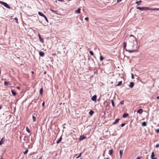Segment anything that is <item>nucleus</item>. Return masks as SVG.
Wrapping results in <instances>:
<instances>
[{
	"instance_id": "obj_1",
	"label": "nucleus",
	"mask_w": 159,
	"mask_h": 159,
	"mask_svg": "<svg viewBox=\"0 0 159 159\" xmlns=\"http://www.w3.org/2000/svg\"><path fill=\"white\" fill-rule=\"evenodd\" d=\"M123 46L124 49L129 52H132L136 51L138 48V43L135 37L130 35L127 41V48H126V43L124 42Z\"/></svg>"
},
{
	"instance_id": "obj_2",
	"label": "nucleus",
	"mask_w": 159,
	"mask_h": 159,
	"mask_svg": "<svg viewBox=\"0 0 159 159\" xmlns=\"http://www.w3.org/2000/svg\"><path fill=\"white\" fill-rule=\"evenodd\" d=\"M136 8L137 9H139L140 10H142V11H145V10H148L149 9V8H148V7H136Z\"/></svg>"
},
{
	"instance_id": "obj_3",
	"label": "nucleus",
	"mask_w": 159,
	"mask_h": 159,
	"mask_svg": "<svg viewBox=\"0 0 159 159\" xmlns=\"http://www.w3.org/2000/svg\"><path fill=\"white\" fill-rule=\"evenodd\" d=\"M0 3L4 5V7H6V8L9 9H10V7L6 3L2 1H0Z\"/></svg>"
},
{
	"instance_id": "obj_4",
	"label": "nucleus",
	"mask_w": 159,
	"mask_h": 159,
	"mask_svg": "<svg viewBox=\"0 0 159 159\" xmlns=\"http://www.w3.org/2000/svg\"><path fill=\"white\" fill-rule=\"evenodd\" d=\"M91 99L92 101H94L96 102L97 99V96L96 95H94L91 98Z\"/></svg>"
},
{
	"instance_id": "obj_5",
	"label": "nucleus",
	"mask_w": 159,
	"mask_h": 159,
	"mask_svg": "<svg viewBox=\"0 0 159 159\" xmlns=\"http://www.w3.org/2000/svg\"><path fill=\"white\" fill-rule=\"evenodd\" d=\"M134 85V83L133 82H130V84H129V86L130 88H132Z\"/></svg>"
},
{
	"instance_id": "obj_6",
	"label": "nucleus",
	"mask_w": 159,
	"mask_h": 159,
	"mask_svg": "<svg viewBox=\"0 0 159 159\" xmlns=\"http://www.w3.org/2000/svg\"><path fill=\"white\" fill-rule=\"evenodd\" d=\"M120 120V119H116L115 121L113 123V125H115L117 124L119 121Z\"/></svg>"
},
{
	"instance_id": "obj_7",
	"label": "nucleus",
	"mask_w": 159,
	"mask_h": 159,
	"mask_svg": "<svg viewBox=\"0 0 159 159\" xmlns=\"http://www.w3.org/2000/svg\"><path fill=\"white\" fill-rule=\"evenodd\" d=\"M5 139L4 137H3L2 138V139H1V141H0V144L2 145V144H3L4 141Z\"/></svg>"
},
{
	"instance_id": "obj_8",
	"label": "nucleus",
	"mask_w": 159,
	"mask_h": 159,
	"mask_svg": "<svg viewBox=\"0 0 159 159\" xmlns=\"http://www.w3.org/2000/svg\"><path fill=\"white\" fill-rule=\"evenodd\" d=\"M38 36L39 37V39L40 41L42 43H43L44 41L43 39L41 38L40 35L39 34H38Z\"/></svg>"
},
{
	"instance_id": "obj_9",
	"label": "nucleus",
	"mask_w": 159,
	"mask_h": 159,
	"mask_svg": "<svg viewBox=\"0 0 159 159\" xmlns=\"http://www.w3.org/2000/svg\"><path fill=\"white\" fill-rule=\"evenodd\" d=\"M39 54L41 57H43L44 56V53L42 52H39Z\"/></svg>"
},
{
	"instance_id": "obj_10",
	"label": "nucleus",
	"mask_w": 159,
	"mask_h": 159,
	"mask_svg": "<svg viewBox=\"0 0 159 159\" xmlns=\"http://www.w3.org/2000/svg\"><path fill=\"white\" fill-rule=\"evenodd\" d=\"M143 112V110L140 109H139L137 111V113H139L140 114H141Z\"/></svg>"
},
{
	"instance_id": "obj_11",
	"label": "nucleus",
	"mask_w": 159,
	"mask_h": 159,
	"mask_svg": "<svg viewBox=\"0 0 159 159\" xmlns=\"http://www.w3.org/2000/svg\"><path fill=\"white\" fill-rule=\"evenodd\" d=\"M86 138V137L84 136H81L80 138V140H83Z\"/></svg>"
},
{
	"instance_id": "obj_12",
	"label": "nucleus",
	"mask_w": 159,
	"mask_h": 159,
	"mask_svg": "<svg viewBox=\"0 0 159 159\" xmlns=\"http://www.w3.org/2000/svg\"><path fill=\"white\" fill-rule=\"evenodd\" d=\"M38 14L39 15L42 16L43 17H45V15L41 12L39 11L38 12Z\"/></svg>"
},
{
	"instance_id": "obj_13",
	"label": "nucleus",
	"mask_w": 159,
	"mask_h": 159,
	"mask_svg": "<svg viewBox=\"0 0 159 159\" xmlns=\"http://www.w3.org/2000/svg\"><path fill=\"white\" fill-rule=\"evenodd\" d=\"M148 10H152V11H157V10H159V8H149V9Z\"/></svg>"
},
{
	"instance_id": "obj_14",
	"label": "nucleus",
	"mask_w": 159,
	"mask_h": 159,
	"mask_svg": "<svg viewBox=\"0 0 159 159\" xmlns=\"http://www.w3.org/2000/svg\"><path fill=\"white\" fill-rule=\"evenodd\" d=\"M128 115L127 113H125L123 114V118H125L128 116Z\"/></svg>"
},
{
	"instance_id": "obj_15",
	"label": "nucleus",
	"mask_w": 159,
	"mask_h": 159,
	"mask_svg": "<svg viewBox=\"0 0 159 159\" xmlns=\"http://www.w3.org/2000/svg\"><path fill=\"white\" fill-rule=\"evenodd\" d=\"M62 139V137H61L60 139H59L57 141V144H58L61 141Z\"/></svg>"
},
{
	"instance_id": "obj_16",
	"label": "nucleus",
	"mask_w": 159,
	"mask_h": 159,
	"mask_svg": "<svg viewBox=\"0 0 159 159\" xmlns=\"http://www.w3.org/2000/svg\"><path fill=\"white\" fill-rule=\"evenodd\" d=\"M80 8H78L77 10L75 11V13H80Z\"/></svg>"
},
{
	"instance_id": "obj_17",
	"label": "nucleus",
	"mask_w": 159,
	"mask_h": 159,
	"mask_svg": "<svg viewBox=\"0 0 159 159\" xmlns=\"http://www.w3.org/2000/svg\"><path fill=\"white\" fill-rule=\"evenodd\" d=\"M4 84L5 85H10L11 84H10L9 82H7L6 81H5L4 82Z\"/></svg>"
},
{
	"instance_id": "obj_18",
	"label": "nucleus",
	"mask_w": 159,
	"mask_h": 159,
	"mask_svg": "<svg viewBox=\"0 0 159 159\" xmlns=\"http://www.w3.org/2000/svg\"><path fill=\"white\" fill-rule=\"evenodd\" d=\"M155 156V154H154V152H152V154H151V158L155 157H154Z\"/></svg>"
},
{
	"instance_id": "obj_19",
	"label": "nucleus",
	"mask_w": 159,
	"mask_h": 159,
	"mask_svg": "<svg viewBox=\"0 0 159 159\" xmlns=\"http://www.w3.org/2000/svg\"><path fill=\"white\" fill-rule=\"evenodd\" d=\"M11 92L12 94L14 96H15L16 95V93L15 92H14L13 90H11Z\"/></svg>"
},
{
	"instance_id": "obj_20",
	"label": "nucleus",
	"mask_w": 159,
	"mask_h": 159,
	"mask_svg": "<svg viewBox=\"0 0 159 159\" xmlns=\"http://www.w3.org/2000/svg\"><path fill=\"white\" fill-rule=\"evenodd\" d=\"M142 125L143 126H146L147 125V123L145 121H144L142 123Z\"/></svg>"
},
{
	"instance_id": "obj_21",
	"label": "nucleus",
	"mask_w": 159,
	"mask_h": 159,
	"mask_svg": "<svg viewBox=\"0 0 159 159\" xmlns=\"http://www.w3.org/2000/svg\"><path fill=\"white\" fill-rule=\"evenodd\" d=\"M113 151L112 150H109V154L110 155H111L113 153Z\"/></svg>"
},
{
	"instance_id": "obj_22",
	"label": "nucleus",
	"mask_w": 159,
	"mask_h": 159,
	"mask_svg": "<svg viewBox=\"0 0 159 159\" xmlns=\"http://www.w3.org/2000/svg\"><path fill=\"white\" fill-rule=\"evenodd\" d=\"M43 88H41L40 90V93L41 95H42L43 94Z\"/></svg>"
},
{
	"instance_id": "obj_23",
	"label": "nucleus",
	"mask_w": 159,
	"mask_h": 159,
	"mask_svg": "<svg viewBox=\"0 0 159 159\" xmlns=\"http://www.w3.org/2000/svg\"><path fill=\"white\" fill-rule=\"evenodd\" d=\"M122 84V81H119L118 82V84L116 85V86H120Z\"/></svg>"
},
{
	"instance_id": "obj_24",
	"label": "nucleus",
	"mask_w": 159,
	"mask_h": 159,
	"mask_svg": "<svg viewBox=\"0 0 159 159\" xmlns=\"http://www.w3.org/2000/svg\"><path fill=\"white\" fill-rule=\"evenodd\" d=\"M94 113L93 111L92 110H91L89 112V114L90 115H92Z\"/></svg>"
},
{
	"instance_id": "obj_25",
	"label": "nucleus",
	"mask_w": 159,
	"mask_h": 159,
	"mask_svg": "<svg viewBox=\"0 0 159 159\" xmlns=\"http://www.w3.org/2000/svg\"><path fill=\"white\" fill-rule=\"evenodd\" d=\"M111 104H112V105L113 107H114V106H115V105H114V104L113 100H111Z\"/></svg>"
},
{
	"instance_id": "obj_26",
	"label": "nucleus",
	"mask_w": 159,
	"mask_h": 159,
	"mask_svg": "<svg viewBox=\"0 0 159 159\" xmlns=\"http://www.w3.org/2000/svg\"><path fill=\"white\" fill-rule=\"evenodd\" d=\"M32 119L33 121L34 122L36 120V118L34 116H32Z\"/></svg>"
},
{
	"instance_id": "obj_27",
	"label": "nucleus",
	"mask_w": 159,
	"mask_h": 159,
	"mask_svg": "<svg viewBox=\"0 0 159 159\" xmlns=\"http://www.w3.org/2000/svg\"><path fill=\"white\" fill-rule=\"evenodd\" d=\"M26 130L28 133H30V129H29V128L27 127L26 128Z\"/></svg>"
},
{
	"instance_id": "obj_28",
	"label": "nucleus",
	"mask_w": 159,
	"mask_h": 159,
	"mask_svg": "<svg viewBox=\"0 0 159 159\" xmlns=\"http://www.w3.org/2000/svg\"><path fill=\"white\" fill-rule=\"evenodd\" d=\"M120 157H121L122 155V152L121 150L120 151Z\"/></svg>"
},
{
	"instance_id": "obj_29",
	"label": "nucleus",
	"mask_w": 159,
	"mask_h": 159,
	"mask_svg": "<svg viewBox=\"0 0 159 159\" xmlns=\"http://www.w3.org/2000/svg\"><path fill=\"white\" fill-rule=\"evenodd\" d=\"M50 10H51V11H52V12H54V13H56V14H57V11H54V10H53L52 9H51Z\"/></svg>"
},
{
	"instance_id": "obj_30",
	"label": "nucleus",
	"mask_w": 159,
	"mask_h": 159,
	"mask_svg": "<svg viewBox=\"0 0 159 159\" xmlns=\"http://www.w3.org/2000/svg\"><path fill=\"white\" fill-rule=\"evenodd\" d=\"M14 19L15 20L16 23H18V19L16 17H15L14 18Z\"/></svg>"
},
{
	"instance_id": "obj_31",
	"label": "nucleus",
	"mask_w": 159,
	"mask_h": 159,
	"mask_svg": "<svg viewBox=\"0 0 159 159\" xmlns=\"http://www.w3.org/2000/svg\"><path fill=\"white\" fill-rule=\"evenodd\" d=\"M100 59L101 61H102L103 59V57L101 56L100 57Z\"/></svg>"
},
{
	"instance_id": "obj_32",
	"label": "nucleus",
	"mask_w": 159,
	"mask_h": 159,
	"mask_svg": "<svg viewBox=\"0 0 159 159\" xmlns=\"http://www.w3.org/2000/svg\"><path fill=\"white\" fill-rule=\"evenodd\" d=\"M28 150H26V151H25V152H24V154H26L28 152Z\"/></svg>"
},
{
	"instance_id": "obj_33",
	"label": "nucleus",
	"mask_w": 159,
	"mask_h": 159,
	"mask_svg": "<svg viewBox=\"0 0 159 159\" xmlns=\"http://www.w3.org/2000/svg\"><path fill=\"white\" fill-rule=\"evenodd\" d=\"M89 53H90V54L92 55H93L94 54H93V52L92 51H90L89 52Z\"/></svg>"
},
{
	"instance_id": "obj_34",
	"label": "nucleus",
	"mask_w": 159,
	"mask_h": 159,
	"mask_svg": "<svg viewBox=\"0 0 159 159\" xmlns=\"http://www.w3.org/2000/svg\"><path fill=\"white\" fill-rule=\"evenodd\" d=\"M82 153H80V155L77 157H76V158H78L80 157L81 156V154Z\"/></svg>"
},
{
	"instance_id": "obj_35",
	"label": "nucleus",
	"mask_w": 159,
	"mask_h": 159,
	"mask_svg": "<svg viewBox=\"0 0 159 159\" xmlns=\"http://www.w3.org/2000/svg\"><path fill=\"white\" fill-rule=\"evenodd\" d=\"M44 17V18L45 19V20H46V21L47 22H48V19L47 17H46V16H45V17Z\"/></svg>"
},
{
	"instance_id": "obj_36",
	"label": "nucleus",
	"mask_w": 159,
	"mask_h": 159,
	"mask_svg": "<svg viewBox=\"0 0 159 159\" xmlns=\"http://www.w3.org/2000/svg\"><path fill=\"white\" fill-rule=\"evenodd\" d=\"M125 125V123H123L121 124V127H123Z\"/></svg>"
},
{
	"instance_id": "obj_37",
	"label": "nucleus",
	"mask_w": 159,
	"mask_h": 159,
	"mask_svg": "<svg viewBox=\"0 0 159 159\" xmlns=\"http://www.w3.org/2000/svg\"><path fill=\"white\" fill-rule=\"evenodd\" d=\"M124 101H121L120 103L121 104V105H123L124 104Z\"/></svg>"
},
{
	"instance_id": "obj_38",
	"label": "nucleus",
	"mask_w": 159,
	"mask_h": 159,
	"mask_svg": "<svg viewBox=\"0 0 159 159\" xmlns=\"http://www.w3.org/2000/svg\"><path fill=\"white\" fill-rule=\"evenodd\" d=\"M131 78L132 79H134V75L132 73H131Z\"/></svg>"
},
{
	"instance_id": "obj_39",
	"label": "nucleus",
	"mask_w": 159,
	"mask_h": 159,
	"mask_svg": "<svg viewBox=\"0 0 159 159\" xmlns=\"http://www.w3.org/2000/svg\"><path fill=\"white\" fill-rule=\"evenodd\" d=\"M156 131L158 133H159V129H156Z\"/></svg>"
},
{
	"instance_id": "obj_40",
	"label": "nucleus",
	"mask_w": 159,
	"mask_h": 159,
	"mask_svg": "<svg viewBox=\"0 0 159 159\" xmlns=\"http://www.w3.org/2000/svg\"><path fill=\"white\" fill-rule=\"evenodd\" d=\"M156 147L157 148H158L159 147V144H157L156 145Z\"/></svg>"
},
{
	"instance_id": "obj_41",
	"label": "nucleus",
	"mask_w": 159,
	"mask_h": 159,
	"mask_svg": "<svg viewBox=\"0 0 159 159\" xmlns=\"http://www.w3.org/2000/svg\"><path fill=\"white\" fill-rule=\"evenodd\" d=\"M135 3L137 4V5H139V2L138 1H137L135 2Z\"/></svg>"
},
{
	"instance_id": "obj_42",
	"label": "nucleus",
	"mask_w": 159,
	"mask_h": 159,
	"mask_svg": "<svg viewBox=\"0 0 159 159\" xmlns=\"http://www.w3.org/2000/svg\"><path fill=\"white\" fill-rule=\"evenodd\" d=\"M85 20H86L87 21H88V18L87 17L85 18Z\"/></svg>"
},
{
	"instance_id": "obj_43",
	"label": "nucleus",
	"mask_w": 159,
	"mask_h": 159,
	"mask_svg": "<svg viewBox=\"0 0 159 159\" xmlns=\"http://www.w3.org/2000/svg\"><path fill=\"white\" fill-rule=\"evenodd\" d=\"M151 158V159H157V158L156 157H152V158Z\"/></svg>"
},
{
	"instance_id": "obj_44",
	"label": "nucleus",
	"mask_w": 159,
	"mask_h": 159,
	"mask_svg": "<svg viewBox=\"0 0 159 159\" xmlns=\"http://www.w3.org/2000/svg\"><path fill=\"white\" fill-rule=\"evenodd\" d=\"M122 0H117V2L119 3Z\"/></svg>"
},
{
	"instance_id": "obj_45",
	"label": "nucleus",
	"mask_w": 159,
	"mask_h": 159,
	"mask_svg": "<svg viewBox=\"0 0 159 159\" xmlns=\"http://www.w3.org/2000/svg\"><path fill=\"white\" fill-rule=\"evenodd\" d=\"M42 106H43V107L44 106V102H43V103H42Z\"/></svg>"
},
{
	"instance_id": "obj_46",
	"label": "nucleus",
	"mask_w": 159,
	"mask_h": 159,
	"mask_svg": "<svg viewBox=\"0 0 159 159\" xmlns=\"http://www.w3.org/2000/svg\"><path fill=\"white\" fill-rule=\"evenodd\" d=\"M138 2H142V1L141 0H140Z\"/></svg>"
},
{
	"instance_id": "obj_47",
	"label": "nucleus",
	"mask_w": 159,
	"mask_h": 159,
	"mask_svg": "<svg viewBox=\"0 0 159 159\" xmlns=\"http://www.w3.org/2000/svg\"><path fill=\"white\" fill-rule=\"evenodd\" d=\"M31 73H32V74H33L34 73V71H31Z\"/></svg>"
},
{
	"instance_id": "obj_48",
	"label": "nucleus",
	"mask_w": 159,
	"mask_h": 159,
	"mask_svg": "<svg viewBox=\"0 0 159 159\" xmlns=\"http://www.w3.org/2000/svg\"><path fill=\"white\" fill-rule=\"evenodd\" d=\"M157 99H159V96H158V97H157Z\"/></svg>"
},
{
	"instance_id": "obj_49",
	"label": "nucleus",
	"mask_w": 159,
	"mask_h": 159,
	"mask_svg": "<svg viewBox=\"0 0 159 159\" xmlns=\"http://www.w3.org/2000/svg\"><path fill=\"white\" fill-rule=\"evenodd\" d=\"M136 159H140L139 157H137Z\"/></svg>"
},
{
	"instance_id": "obj_50",
	"label": "nucleus",
	"mask_w": 159,
	"mask_h": 159,
	"mask_svg": "<svg viewBox=\"0 0 159 159\" xmlns=\"http://www.w3.org/2000/svg\"><path fill=\"white\" fill-rule=\"evenodd\" d=\"M17 88L18 89H20V87H17Z\"/></svg>"
},
{
	"instance_id": "obj_51",
	"label": "nucleus",
	"mask_w": 159,
	"mask_h": 159,
	"mask_svg": "<svg viewBox=\"0 0 159 159\" xmlns=\"http://www.w3.org/2000/svg\"><path fill=\"white\" fill-rule=\"evenodd\" d=\"M1 106L0 105V110L1 109Z\"/></svg>"
},
{
	"instance_id": "obj_52",
	"label": "nucleus",
	"mask_w": 159,
	"mask_h": 159,
	"mask_svg": "<svg viewBox=\"0 0 159 159\" xmlns=\"http://www.w3.org/2000/svg\"><path fill=\"white\" fill-rule=\"evenodd\" d=\"M45 73H46V71H45V72H44V74H45Z\"/></svg>"
},
{
	"instance_id": "obj_53",
	"label": "nucleus",
	"mask_w": 159,
	"mask_h": 159,
	"mask_svg": "<svg viewBox=\"0 0 159 159\" xmlns=\"http://www.w3.org/2000/svg\"><path fill=\"white\" fill-rule=\"evenodd\" d=\"M1 145V144H0V145Z\"/></svg>"
}]
</instances>
